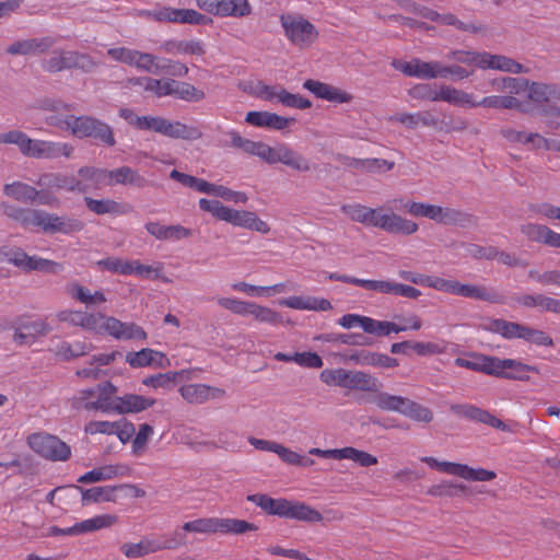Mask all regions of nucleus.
I'll use <instances>...</instances> for the list:
<instances>
[{
	"instance_id": "obj_1",
	"label": "nucleus",
	"mask_w": 560,
	"mask_h": 560,
	"mask_svg": "<svg viewBox=\"0 0 560 560\" xmlns=\"http://www.w3.org/2000/svg\"><path fill=\"white\" fill-rule=\"evenodd\" d=\"M340 210L354 222L377 228L392 234L411 235L419 229L415 221L392 211H384L383 208L374 209L361 203H349L342 205Z\"/></svg>"
},
{
	"instance_id": "obj_2",
	"label": "nucleus",
	"mask_w": 560,
	"mask_h": 560,
	"mask_svg": "<svg viewBox=\"0 0 560 560\" xmlns=\"http://www.w3.org/2000/svg\"><path fill=\"white\" fill-rule=\"evenodd\" d=\"M0 144H14L22 155L32 159L70 158L73 153V147L69 143L32 139L18 129L1 132Z\"/></svg>"
},
{
	"instance_id": "obj_3",
	"label": "nucleus",
	"mask_w": 560,
	"mask_h": 560,
	"mask_svg": "<svg viewBox=\"0 0 560 560\" xmlns=\"http://www.w3.org/2000/svg\"><path fill=\"white\" fill-rule=\"evenodd\" d=\"M198 206L200 210L210 213L217 220L224 221L233 226L261 234H268L270 232L269 224L261 220L254 211L234 209L223 205L217 199L207 198L199 199Z\"/></svg>"
},
{
	"instance_id": "obj_4",
	"label": "nucleus",
	"mask_w": 560,
	"mask_h": 560,
	"mask_svg": "<svg viewBox=\"0 0 560 560\" xmlns=\"http://www.w3.org/2000/svg\"><path fill=\"white\" fill-rule=\"evenodd\" d=\"M491 89L497 92L521 95L527 94V98L534 103H545L552 97L560 98V90L555 85L539 82H529L524 78L500 77L489 82Z\"/></svg>"
},
{
	"instance_id": "obj_5",
	"label": "nucleus",
	"mask_w": 560,
	"mask_h": 560,
	"mask_svg": "<svg viewBox=\"0 0 560 560\" xmlns=\"http://www.w3.org/2000/svg\"><path fill=\"white\" fill-rule=\"evenodd\" d=\"M450 60L458 63L475 66L481 70H498L509 73H523L527 70L517 61L502 55H492L487 51L453 50L447 55Z\"/></svg>"
},
{
	"instance_id": "obj_6",
	"label": "nucleus",
	"mask_w": 560,
	"mask_h": 560,
	"mask_svg": "<svg viewBox=\"0 0 560 560\" xmlns=\"http://www.w3.org/2000/svg\"><path fill=\"white\" fill-rule=\"evenodd\" d=\"M117 387L110 382L98 384L95 387L79 390L71 399L75 409L115 413Z\"/></svg>"
},
{
	"instance_id": "obj_7",
	"label": "nucleus",
	"mask_w": 560,
	"mask_h": 560,
	"mask_svg": "<svg viewBox=\"0 0 560 560\" xmlns=\"http://www.w3.org/2000/svg\"><path fill=\"white\" fill-rule=\"evenodd\" d=\"M280 24L285 38L300 49L311 48L319 37L318 28L304 15L284 13L280 15Z\"/></svg>"
},
{
	"instance_id": "obj_8",
	"label": "nucleus",
	"mask_w": 560,
	"mask_h": 560,
	"mask_svg": "<svg viewBox=\"0 0 560 560\" xmlns=\"http://www.w3.org/2000/svg\"><path fill=\"white\" fill-rule=\"evenodd\" d=\"M170 177L186 187L197 190L198 192L221 198L229 202L245 205L248 201V195L245 191L233 190L224 185H217L207 182L206 179L182 173L177 170H173L170 173Z\"/></svg>"
},
{
	"instance_id": "obj_9",
	"label": "nucleus",
	"mask_w": 560,
	"mask_h": 560,
	"mask_svg": "<svg viewBox=\"0 0 560 560\" xmlns=\"http://www.w3.org/2000/svg\"><path fill=\"white\" fill-rule=\"evenodd\" d=\"M30 448L45 459L65 462L71 456L68 444L48 433H33L27 438Z\"/></svg>"
},
{
	"instance_id": "obj_10",
	"label": "nucleus",
	"mask_w": 560,
	"mask_h": 560,
	"mask_svg": "<svg viewBox=\"0 0 560 560\" xmlns=\"http://www.w3.org/2000/svg\"><path fill=\"white\" fill-rule=\"evenodd\" d=\"M141 15L156 22H168L189 25H208L212 19L194 9H175L161 7L152 10H144Z\"/></svg>"
},
{
	"instance_id": "obj_11",
	"label": "nucleus",
	"mask_w": 560,
	"mask_h": 560,
	"mask_svg": "<svg viewBox=\"0 0 560 560\" xmlns=\"http://www.w3.org/2000/svg\"><path fill=\"white\" fill-rule=\"evenodd\" d=\"M421 462L439 471L459 477L468 481H490L497 477L492 470L485 468H472L465 464L439 460L431 456L421 457Z\"/></svg>"
},
{
	"instance_id": "obj_12",
	"label": "nucleus",
	"mask_w": 560,
	"mask_h": 560,
	"mask_svg": "<svg viewBox=\"0 0 560 560\" xmlns=\"http://www.w3.org/2000/svg\"><path fill=\"white\" fill-rule=\"evenodd\" d=\"M197 7L208 14L220 18H245L252 14L248 0H196Z\"/></svg>"
},
{
	"instance_id": "obj_13",
	"label": "nucleus",
	"mask_w": 560,
	"mask_h": 560,
	"mask_svg": "<svg viewBox=\"0 0 560 560\" xmlns=\"http://www.w3.org/2000/svg\"><path fill=\"white\" fill-rule=\"evenodd\" d=\"M3 256L5 261L24 271L37 270L47 273H58L62 270L61 264L38 256H30L21 248L3 252Z\"/></svg>"
},
{
	"instance_id": "obj_14",
	"label": "nucleus",
	"mask_w": 560,
	"mask_h": 560,
	"mask_svg": "<svg viewBox=\"0 0 560 560\" xmlns=\"http://www.w3.org/2000/svg\"><path fill=\"white\" fill-rule=\"evenodd\" d=\"M4 194L18 201L37 202L38 205L58 207L59 198L51 191L37 190L35 187L22 182H14L4 186Z\"/></svg>"
},
{
	"instance_id": "obj_15",
	"label": "nucleus",
	"mask_w": 560,
	"mask_h": 560,
	"mask_svg": "<svg viewBox=\"0 0 560 560\" xmlns=\"http://www.w3.org/2000/svg\"><path fill=\"white\" fill-rule=\"evenodd\" d=\"M36 228L43 232L55 234H70L78 232L82 229V223L79 220L68 217H60L44 210H36Z\"/></svg>"
},
{
	"instance_id": "obj_16",
	"label": "nucleus",
	"mask_w": 560,
	"mask_h": 560,
	"mask_svg": "<svg viewBox=\"0 0 560 560\" xmlns=\"http://www.w3.org/2000/svg\"><path fill=\"white\" fill-rule=\"evenodd\" d=\"M308 454L337 460L348 459L359 464L361 467H370L377 464V458L374 455L352 446L331 450L313 447L308 451Z\"/></svg>"
},
{
	"instance_id": "obj_17",
	"label": "nucleus",
	"mask_w": 560,
	"mask_h": 560,
	"mask_svg": "<svg viewBox=\"0 0 560 560\" xmlns=\"http://www.w3.org/2000/svg\"><path fill=\"white\" fill-rule=\"evenodd\" d=\"M37 186L43 188V191H68L84 194L82 183H79V178L73 174L66 173H45L42 174L37 180Z\"/></svg>"
},
{
	"instance_id": "obj_18",
	"label": "nucleus",
	"mask_w": 560,
	"mask_h": 560,
	"mask_svg": "<svg viewBox=\"0 0 560 560\" xmlns=\"http://www.w3.org/2000/svg\"><path fill=\"white\" fill-rule=\"evenodd\" d=\"M266 163H281L296 172H308L311 170L310 161L285 143L270 147Z\"/></svg>"
},
{
	"instance_id": "obj_19",
	"label": "nucleus",
	"mask_w": 560,
	"mask_h": 560,
	"mask_svg": "<svg viewBox=\"0 0 560 560\" xmlns=\"http://www.w3.org/2000/svg\"><path fill=\"white\" fill-rule=\"evenodd\" d=\"M393 67L408 77L422 80L436 79L441 75V62L439 61H423L418 58L410 61L395 60Z\"/></svg>"
},
{
	"instance_id": "obj_20",
	"label": "nucleus",
	"mask_w": 560,
	"mask_h": 560,
	"mask_svg": "<svg viewBox=\"0 0 560 560\" xmlns=\"http://www.w3.org/2000/svg\"><path fill=\"white\" fill-rule=\"evenodd\" d=\"M178 390L182 398L192 405H201L209 400H220L226 396V392L223 388L199 383L183 385Z\"/></svg>"
},
{
	"instance_id": "obj_21",
	"label": "nucleus",
	"mask_w": 560,
	"mask_h": 560,
	"mask_svg": "<svg viewBox=\"0 0 560 560\" xmlns=\"http://www.w3.org/2000/svg\"><path fill=\"white\" fill-rule=\"evenodd\" d=\"M103 335H108L117 340H144L147 332L135 323L121 322L116 317L107 316Z\"/></svg>"
},
{
	"instance_id": "obj_22",
	"label": "nucleus",
	"mask_w": 560,
	"mask_h": 560,
	"mask_svg": "<svg viewBox=\"0 0 560 560\" xmlns=\"http://www.w3.org/2000/svg\"><path fill=\"white\" fill-rule=\"evenodd\" d=\"M50 330L51 327L44 319L21 320L15 327L13 340L19 346H31Z\"/></svg>"
},
{
	"instance_id": "obj_23",
	"label": "nucleus",
	"mask_w": 560,
	"mask_h": 560,
	"mask_svg": "<svg viewBox=\"0 0 560 560\" xmlns=\"http://www.w3.org/2000/svg\"><path fill=\"white\" fill-rule=\"evenodd\" d=\"M46 122L60 130L69 131L72 136L77 138H88V125L95 124L93 117H75L73 115H67L65 117H60L58 115H50L46 118Z\"/></svg>"
},
{
	"instance_id": "obj_24",
	"label": "nucleus",
	"mask_w": 560,
	"mask_h": 560,
	"mask_svg": "<svg viewBox=\"0 0 560 560\" xmlns=\"http://www.w3.org/2000/svg\"><path fill=\"white\" fill-rule=\"evenodd\" d=\"M131 475V468L127 464H109L95 467L92 470L81 475L78 481L81 483H94L107 481L115 478L128 477Z\"/></svg>"
},
{
	"instance_id": "obj_25",
	"label": "nucleus",
	"mask_w": 560,
	"mask_h": 560,
	"mask_svg": "<svg viewBox=\"0 0 560 560\" xmlns=\"http://www.w3.org/2000/svg\"><path fill=\"white\" fill-rule=\"evenodd\" d=\"M245 121L254 127L282 131L293 124L295 119L283 117L276 113L252 110L246 114Z\"/></svg>"
},
{
	"instance_id": "obj_26",
	"label": "nucleus",
	"mask_w": 560,
	"mask_h": 560,
	"mask_svg": "<svg viewBox=\"0 0 560 560\" xmlns=\"http://www.w3.org/2000/svg\"><path fill=\"white\" fill-rule=\"evenodd\" d=\"M303 88L313 93L316 97L328 102L342 104L350 103L353 98L350 93L339 88L312 79L305 80Z\"/></svg>"
},
{
	"instance_id": "obj_27",
	"label": "nucleus",
	"mask_w": 560,
	"mask_h": 560,
	"mask_svg": "<svg viewBox=\"0 0 560 560\" xmlns=\"http://www.w3.org/2000/svg\"><path fill=\"white\" fill-rule=\"evenodd\" d=\"M493 369L497 373H493L492 376L516 381H526L528 380L526 373L536 371L534 366L525 364L518 360L500 359L497 357L494 358Z\"/></svg>"
},
{
	"instance_id": "obj_28",
	"label": "nucleus",
	"mask_w": 560,
	"mask_h": 560,
	"mask_svg": "<svg viewBox=\"0 0 560 560\" xmlns=\"http://www.w3.org/2000/svg\"><path fill=\"white\" fill-rule=\"evenodd\" d=\"M433 102H446L448 104L475 108L477 107V100L472 93L465 92L451 85H441L438 91L430 96Z\"/></svg>"
},
{
	"instance_id": "obj_29",
	"label": "nucleus",
	"mask_w": 560,
	"mask_h": 560,
	"mask_svg": "<svg viewBox=\"0 0 560 560\" xmlns=\"http://www.w3.org/2000/svg\"><path fill=\"white\" fill-rule=\"evenodd\" d=\"M161 48L166 54L189 57H202L207 51L206 44L199 38L170 39L164 42Z\"/></svg>"
},
{
	"instance_id": "obj_30",
	"label": "nucleus",
	"mask_w": 560,
	"mask_h": 560,
	"mask_svg": "<svg viewBox=\"0 0 560 560\" xmlns=\"http://www.w3.org/2000/svg\"><path fill=\"white\" fill-rule=\"evenodd\" d=\"M126 362L133 369L145 366L163 369L168 365V360L163 352L150 348H144L137 352H128Z\"/></svg>"
},
{
	"instance_id": "obj_31",
	"label": "nucleus",
	"mask_w": 560,
	"mask_h": 560,
	"mask_svg": "<svg viewBox=\"0 0 560 560\" xmlns=\"http://www.w3.org/2000/svg\"><path fill=\"white\" fill-rule=\"evenodd\" d=\"M279 305L298 311L326 312L332 308L329 300L311 295H293L279 301Z\"/></svg>"
},
{
	"instance_id": "obj_32",
	"label": "nucleus",
	"mask_w": 560,
	"mask_h": 560,
	"mask_svg": "<svg viewBox=\"0 0 560 560\" xmlns=\"http://www.w3.org/2000/svg\"><path fill=\"white\" fill-rule=\"evenodd\" d=\"M174 548L172 544H163L155 539L151 538H142L138 542H125L120 546V551L124 553L126 558L135 559L141 558L150 553H154L156 551L163 549Z\"/></svg>"
},
{
	"instance_id": "obj_33",
	"label": "nucleus",
	"mask_w": 560,
	"mask_h": 560,
	"mask_svg": "<svg viewBox=\"0 0 560 560\" xmlns=\"http://www.w3.org/2000/svg\"><path fill=\"white\" fill-rule=\"evenodd\" d=\"M155 402L156 400L151 397L138 394H126L124 396L117 397L115 404V413H139L151 408L155 405Z\"/></svg>"
},
{
	"instance_id": "obj_34",
	"label": "nucleus",
	"mask_w": 560,
	"mask_h": 560,
	"mask_svg": "<svg viewBox=\"0 0 560 560\" xmlns=\"http://www.w3.org/2000/svg\"><path fill=\"white\" fill-rule=\"evenodd\" d=\"M282 517L306 523H319L323 521V515L314 508L304 502L288 499H285Z\"/></svg>"
},
{
	"instance_id": "obj_35",
	"label": "nucleus",
	"mask_w": 560,
	"mask_h": 560,
	"mask_svg": "<svg viewBox=\"0 0 560 560\" xmlns=\"http://www.w3.org/2000/svg\"><path fill=\"white\" fill-rule=\"evenodd\" d=\"M52 44L54 40L50 37L27 38L8 46L7 52L10 55L33 56L46 51Z\"/></svg>"
},
{
	"instance_id": "obj_36",
	"label": "nucleus",
	"mask_w": 560,
	"mask_h": 560,
	"mask_svg": "<svg viewBox=\"0 0 560 560\" xmlns=\"http://www.w3.org/2000/svg\"><path fill=\"white\" fill-rule=\"evenodd\" d=\"M159 133L183 140H197L202 136L198 127L186 125L177 120H168L166 118H163Z\"/></svg>"
},
{
	"instance_id": "obj_37",
	"label": "nucleus",
	"mask_w": 560,
	"mask_h": 560,
	"mask_svg": "<svg viewBox=\"0 0 560 560\" xmlns=\"http://www.w3.org/2000/svg\"><path fill=\"white\" fill-rule=\"evenodd\" d=\"M494 358L478 352H470L467 354V358H456L454 363L459 368L492 376L493 373H497L493 369Z\"/></svg>"
},
{
	"instance_id": "obj_38",
	"label": "nucleus",
	"mask_w": 560,
	"mask_h": 560,
	"mask_svg": "<svg viewBox=\"0 0 560 560\" xmlns=\"http://www.w3.org/2000/svg\"><path fill=\"white\" fill-rule=\"evenodd\" d=\"M132 185L138 188L145 186L147 180L136 170L129 166H120L115 170H107L106 185Z\"/></svg>"
},
{
	"instance_id": "obj_39",
	"label": "nucleus",
	"mask_w": 560,
	"mask_h": 560,
	"mask_svg": "<svg viewBox=\"0 0 560 560\" xmlns=\"http://www.w3.org/2000/svg\"><path fill=\"white\" fill-rule=\"evenodd\" d=\"M189 372L186 370L176 372L158 373L142 378V384L152 389H171L179 380H188Z\"/></svg>"
},
{
	"instance_id": "obj_40",
	"label": "nucleus",
	"mask_w": 560,
	"mask_h": 560,
	"mask_svg": "<svg viewBox=\"0 0 560 560\" xmlns=\"http://www.w3.org/2000/svg\"><path fill=\"white\" fill-rule=\"evenodd\" d=\"M390 121L399 122L409 129H416L419 126L438 127V119L429 112L399 113L388 118Z\"/></svg>"
},
{
	"instance_id": "obj_41",
	"label": "nucleus",
	"mask_w": 560,
	"mask_h": 560,
	"mask_svg": "<svg viewBox=\"0 0 560 560\" xmlns=\"http://www.w3.org/2000/svg\"><path fill=\"white\" fill-rule=\"evenodd\" d=\"M483 329L498 334L505 339H523L525 325L504 319H490L483 324Z\"/></svg>"
},
{
	"instance_id": "obj_42",
	"label": "nucleus",
	"mask_w": 560,
	"mask_h": 560,
	"mask_svg": "<svg viewBox=\"0 0 560 560\" xmlns=\"http://www.w3.org/2000/svg\"><path fill=\"white\" fill-rule=\"evenodd\" d=\"M215 523L217 534L221 535H243L258 529L254 523L233 517H215Z\"/></svg>"
},
{
	"instance_id": "obj_43",
	"label": "nucleus",
	"mask_w": 560,
	"mask_h": 560,
	"mask_svg": "<svg viewBox=\"0 0 560 560\" xmlns=\"http://www.w3.org/2000/svg\"><path fill=\"white\" fill-rule=\"evenodd\" d=\"M428 219L443 225H456L463 224L467 214L454 208L431 205Z\"/></svg>"
},
{
	"instance_id": "obj_44",
	"label": "nucleus",
	"mask_w": 560,
	"mask_h": 560,
	"mask_svg": "<svg viewBox=\"0 0 560 560\" xmlns=\"http://www.w3.org/2000/svg\"><path fill=\"white\" fill-rule=\"evenodd\" d=\"M231 143L233 147L241 149L247 154L258 156L266 162L270 152V145L261 141H253L240 136L236 131L230 132Z\"/></svg>"
},
{
	"instance_id": "obj_45",
	"label": "nucleus",
	"mask_w": 560,
	"mask_h": 560,
	"mask_svg": "<svg viewBox=\"0 0 560 560\" xmlns=\"http://www.w3.org/2000/svg\"><path fill=\"white\" fill-rule=\"evenodd\" d=\"M130 83L141 86L145 92L156 97L171 95V88L174 85L173 79H153L150 77L136 78L130 80Z\"/></svg>"
},
{
	"instance_id": "obj_46",
	"label": "nucleus",
	"mask_w": 560,
	"mask_h": 560,
	"mask_svg": "<svg viewBox=\"0 0 560 560\" xmlns=\"http://www.w3.org/2000/svg\"><path fill=\"white\" fill-rule=\"evenodd\" d=\"M79 183H82L84 192L91 189H98L107 183V170L94 166H83L78 171Z\"/></svg>"
},
{
	"instance_id": "obj_47",
	"label": "nucleus",
	"mask_w": 560,
	"mask_h": 560,
	"mask_svg": "<svg viewBox=\"0 0 560 560\" xmlns=\"http://www.w3.org/2000/svg\"><path fill=\"white\" fill-rule=\"evenodd\" d=\"M75 489L81 492L82 503H102V502H114L116 500V491L118 487L103 486L84 489L75 486Z\"/></svg>"
},
{
	"instance_id": "obj_48",
	"label": "nucleus",
	"mask_w": 560,
	"mask_h": 560,
	"mask_svg": "<svg viewBox=\"0 0 560 560\" xmlns=\"http://www.w3.org/2000/svg\"><path fill=\"white\" fill-rule=\"evenodd\" d=\"M130 276H137L143 279H159L163 282H171L164 275V266L162 262H155L154 265H144L138 259H133L130 261Z\"/></svg>"
},
{
	"instance_id": "obj_49",
	"label": "nucleus",
	"mask_w": 560,
	"mask_h": 560,
	"mask_svg": "<svg viewBox=\"0 0 560 560\" xmlns=\"http://www.w3.org/2000/svg\"><path fill=\"white\" fill-rule=\"evenodd\" d=\"M493 109H521L522 103L516 98V94L505 93V95H489L477 101V107Z\"/></svg>"
},
{
	"instance_id": "obj_50",
	"label": "nucleus",
	"mask_w": 560,
	"mask_h": 560,
	"mask_svg": "<svg viewBox=\"0 0 560 560\" xmlns=\"http://www.w3.org/2000/svg\"><path fill=\"white\" fill-rule=\"evenodd\" d=\"M164 65H168L166 58H159L154 55L137 50L132 66L152 74H163Z\"/></svg>"
},
{
	"instance_id": "obj_51",
	"label": "nucleus",
	"mask_w": 560,
	"mask_h": 560,
	"mask_svg": "<svg viewBox=\"0 0 560 560\" xmlns=\"http://www.w3.org/2000/svg\"><path fill=\"white\" fill-rule=\"evenodd\" d=\"M247 316H252L256 322L270 326L282 324V316L277 311L254 302H249Z\"/></svg>"
},
{
	"instance_id": "obj_52",
	"label": "nucleus",
	"mask_w": 560,
	"mask_h": 560,
	"mask_svg": "<svg viewBox=\"0 0 560 560\" xmlns=\"http://www.w3.org/2000/svg\"><path fill=\"white\" fill-rule=\"evenodd\" d=\"M362 329L366 334L375 336H388L392 332L399 334L406 331V328L402 327L401 325L386 320H377L368 316H365Z\"/></svg>"
},
{
	"instance_id": "obj_53",
	"label": "nucleus",
	"mask_w": 560,
	"mask_h": 560,
	"mask_svg": "<svg viewBox=\"0 0 560 560\" xmlns=\"http://www.w3.org/2000/svg\"><path fill=\"white\" fill-rule=\"evenodd\" d=\"M451 346L452 343L444 339L436 341H412L410 349L420 357H428L448 353Z\"/></svg>"
},
{
	"instance_id": "obj_54",
	"label": "nucleus",
	"mask_w": 560,
	"mask_h": 560,
	"mask_svg": "<svg viewBox=\"0 0 560 560\" xmlns=\"http://www.w3.org/2000/svg\"><path fill=\"white\" fill-rule=\"evenodd\" d=\"M86 207L96 214H125L127 209L112 199H93L85 197Z\"/></svg>"
},
{
	"instance_id": "obj_55",
	"label": "nucleus",
	"mask_w": 560,
	"mask_h": 560,
	"mask_svg": "<svg viewBox=\"0 0 560 560\" xmlns=\"http://www.w3.org/2000/svg\"><path fill=\"white\" fill-rule=\"evenodd\" d=\"M247 499L270 515H276L279 517H282L283 515V509L285 504V499L283 498L275 499L267 494H253Z\"/></svg>"
},
{
	"instance_id": "obj_56",
	"label": "nucleus",
	"mask_w": 560,
	"mask_h": 560,
	"mask_svg": "<svg viewBox=\"0 0 560 560\" xmlns=\"http://www.w3.org/2000/svg\"><path fill=\"white\" fill-rule=\"evenodd\" d=\"M378 381L370 373L351 371L348 390L377 392Z\"/></svg>"
},
{
	"instance_id": "obj_57",
	"label": "nucleus",
	"mask_w": 560,
	"mask_h": 560,
	"mask_svg": "<svg viewBox=\"0 0 560 560\" xmlns=\"http://www.w3.org/2000/svg\"><path fill=\"white\" fill-rule=\"evenodd\" d=\"M69 292L73 299L86 306L98 305L107 301L102 291L91 292L88 288L80 284H72Z\"/></svg>"
},
{
	"instance_id": "obj_58",
	"label": "nucleus",
	"mask_w": 560,
	"mask_h": 560,
	"mask_svg": "<svg viewBox=\"0 0 560 560\" xmlns=\"http://www.w3.org/2000/svg\"><path fill=\"white\" fill-rule=\"evenodd\" d=\"M454 295L489 302L495 301V295L486 288L476 284L460 283L458 281H456L455 284Z\"/></svg>"
},
{
	"instance_id": "obj_59",
	"label": "nucleus",
	"mask_w": 560,
	"mask_h": 560,
	"mask_svg": "<svg viewBox=\"0 0 560 560\" xmlns=\"http://www.w3.org/2000/svg\"><path fill=\"white\" fill-rule=\"evenodd\" d=\"M284 88L279 84H266L262 81H258L253 86V95L259 100L270 103H281Z\"/></svg>"
},
{
	"instance_id": "obj_60",
	"label": "nucleus",
	"mask_w": 560,
	"mask_h": 560,
	"mask_svg": "<svg viewBox=\"0 0 560 560\" xmlns=\"http://www.w3.org/2000/svg\"><path fill=\"white\" fill-rule=\"evenodd\" d=\"M351 371L337 368L325 369L320 372L319 378L327 386H338L348 389Z\"/></svg>"
},
{
	"instance_id": "obj_61",
	"label": "nucleus",
	"mask_w": 560,
	"mask_h": 560,
	"mask_svg": "<svg viewBox=\"0 0 560 560\" xmlns=\"http://www.w3.org/2000/svg\"><path fill=\"white\" fill-rule=\"evenodd\" d=\"M94 122L95 124L88 125V138H93L96 141L104 143L108 147L115 145L116 141L110 126L96 118H94Z\"/></svg>"
},
{
	"instance_id": "obj_62",
	"label": "nucleus",
	"mask_w": 560,
	"mask_h": 560,
	"mask_svg": "<svg viewBox=\"0 0 560 560\" xmlns=\"http://www.w3.org/2000/svg\"><path fill=\"white\" fill-rule=\"evenodd\" d=\"M407 399V397L382 392L374 397L373 401L382 410L395 411L402 415Z\"/></svg>"
},
{
	"instance_id": "obj_63",
	"label": "nucleus",
	"mask_w": 560,
	"mask_h": 560,
	"mask_svg": "<svg viewBox=\"0 0 560 560\" xmlns=\"http://www.w3.org/2000/svg\"><path fill=\"white\" fill-rule=\"evenodd\" d=\"M174 85L171 88V95L176 96L186 102H199L205 98L203 91L197 89L190 83L178 82L173 80Z\"/></svg>"
},
{
	"instance_id": "obj_64",
	"label": "nucleus",
	"mask_w": 560,
	"mask_h": 560,
	"mask_svg": "<svg viewBox=\"0 0 560 560\" xmlns=\"http://www.w3.org/2000/svg\"><path fill=\"white\" fill-rule=\"evenodd\" d=\"M208 447L222 448L230 452H237L241 448L238 435L233 430H222L217 434V439L207 442Z\"/></svg>"
}]
</instances>
